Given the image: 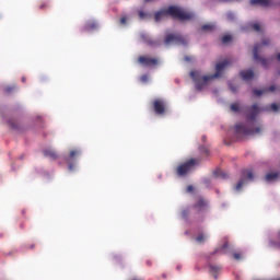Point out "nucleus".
I'll list each match as a JSON object with an SVG mask.
<instances>
[{
    "label": "nucleus",
    "instance_id": "1",
    "mask_svg": "<svg viewBox=\"0 0 280 280\" xmlns=\"http://www.w3.org/2000/svg\"><path fill=\"white\" fill-rule=\"evenodd\" d=\"M229 65H231V61L229 60H224L222 62L217 63L215 66L217 72L212 75H202L198 70L191 71L190 78L195 82V86L197 91H202V89H205V86H207V84H209L211 80H215V78H220V75H222V71H224V69H226Z\"/></svg>",
    "mask_w": 280,
    "mask_h": 280
},
{
    "label": "nucleus",
    "instance_id": "2",
    "mask_svg": "<svg viewBox=\"0 0 280 280\" xmlns=\"http://www.w3.org/2000/svg\"><path fill=\"white\" fill-rule=\"evenodd\" d=\"M167 16H172V19H178V21H191V19H194V13L187 12L179 7L171 5L167 9L155 12L154 14L156 23Z\"/></svg>",
    "mask_w": 280,
    "mask_h": 280
},
{
    "label": "nucleus",
    "instance_id": "3",
    "mask_svg": "<svg viewBox=\"0 0 280 280\" xmlns=\"http://www.w3.org/2000/svg\"><path fill=\"white\" fill-rule=\"evenodd\" d=\"M196 165H198V161L196 159H190L179 164L176 168L177 176H187V174H189V172H191Z\"/></svg>",
    "mask_w": 280,
    "mask_h": 280
},
{
    "label": "nucleus",
    "instance_id": "4",
    "mask_svg": "<svg viewBox=\"0 0 280 280\" xmlns=\"http://www.w3.org/2000/svg\"><path fill=\"white\" fill-rule=\"evenodd\" d=\"M266 45H270V39H268V38L262 39V43L261 44H256L254 46V50H253L254 60H256V62H260L262 65V67H268V65L270 63V60L261 58L259 56V51H261L262 47L266 46Z\"/></svg>",
    "mask_w": 280,
    "mask_h": 280
},
{
    "label": "nucleus",
    "instance_id": "5",
    "mask_svg": "<svg viewBox=\"0 0 280 280\" xmlns=\"http://www.w3.org/2000/svg\"><path fill=\"white\" fill-rule=\"evenodd\" d=\"M155 115H165L167 113V103L163 98H155L152 102Z\"/></svg>",
    "mask_w": 280,
    "mask_h": 280
},
{
    "label": "nucleus",
    "instance_id": "6",
    "mask_svg": "<svg viewBox=\"0 0 280 280\" xmlns=\"http://www.w3.org/2000/svg\"><path fill=\"white\" fill-rule=\"evenodd\" d=\"M165 45H187V38L183 37L180 34H167L164 39Z\"/></svg>",
    "mask_w": 280,
    "mask_h": 280
},
{
    "label": "nucleus",
    "instance_id": "7",
    "mask_svg": "<svg viewBox=\"0 0 280 280\" xmlns=\"http://www.w3.org/2000/svg\"><path fill=\"white\" fill-rule=\"evenodd\" d=\"M139 65H142V67H149V68H154L158 67L159 65V59L158 58H152L149 56H140L138 58Z\"/></svg>",
    "mask_w": 280,
    "mask_h": 280
},
{
    "label": "nucleus",
    "instance_id": "8",
    "mask_svg": "<svg viewBox=\"0 0 280 280\" xmlns=\"http://www.w3.org/2000/svg\"><path fill=\"white\" fill-rule=\"evenodd\" d=\"M235 130L237 135H259V132H261V127H256L255 129H248L244 125H236Z\"/></svg>",
    "mask_w": 280,
    "mask_h": 280
},
{
    "label": "nucleus",
    "instance_id": "9",
    "mask_svg": "<svg viewBox=\"0 0 280 280\" xmlns=\"http://www.w3.org/2000/svg\"><path fill=\"white\" fill-rule=\"evenodd\" d=\"M259 113H261V108L257 104H254L252 107H247L246 117L249 121H255Z\"/></svg>",
    "mask_w": 280,
    "mask_h": 280
},
{
    "label": "nucleus",
    "instance_id": "10",
    "mask_svg": "<svg viewBox=\"0 0 280 280\" xmlns=\"http://www.w3.org/2000/svg\"><path fill=\"white\" fill-rule=\"evenodd\" d=\"M253 178H255V176L253 175V171H244L243 177L236 184V187H235L236 191H240V189H242V187H244L246 180H253Z\"/></svg>",
    "mask_w": 280,
    "mask_h": 280
},
{
    "label": "nucleus",
    "instance_id": "11",
    "mask_svg": "<svg viewBox=\"0 0 280 280\" xmlns=\"http://www.w3.org/2000/svg\"><path fill=\"white\" fill-rule=\"evenodd\" d=\"M80 156V151L79 150H72L70 151V154L68 158H66L67 163L69 164V170L72 172L74 170L75 165L71 163L72 161H75Z\"/></svg>",
    "mask_w": 280,
    "mask_h": 280
},
{
    "label": "nucleus",
    "instance_id": "12",
    "mask_svg": "<svg viewBox=\"0 0 280 280\" xmlns=\"http://www.w3.org/2000/svg\"><path fill=\"white\" fill-rule=\"evenodd\" d=\"M277 91V88L275 85H270L269 88H265L262 90H253V94L255 97H261V95H266V93H275Z\"/></svg>",
    "mask_w": 280,
    "mask_h": 280
},
{
    "label": "nucleus",
    "instance_id": "13",
    "mask_svg": "<svg viewBox=\"0 0 280 280\" xmlns=\"http://www.w3.org/2000/svg\"><path fill=\"white\" fill-rule=\"evenodd\" d=\"M207 206V201L202 197H199L194 205V209H196L198 213H201V211H203Z\"/></svg>",
    "mask_w": 280,
    "mask_h": 280
},
{
    "label": "nucleus",
    "instance_id": "14",
    "mask_svg": "<svg viewBox=\"0 0 280 280\" xmlns=\"http://www.w3.org/2000/svg\"><path fill=\"white\" fill-rule=\"evenodd\" d=\"M43 154L46 156V159H50L51 161H56V159H58V153H56L54 149H45Z\"/></svg>",
    "mask_w": 280,
    "mask_h": 280
},
{
    "label": "nucleus",
    "instance_id": "15",
    "mask_svg": "<svg viewBox=\"0 0 280 280\" xmlns=\"http://www.w3.org/2000/svg\"><path fill=\"white\" fill-rule=\"evenodd\" d=\"M240 75L243 80H253L255 72H253V70H244L240 72Z\"/></svg>",
    "mask_w": 280,
    "mask_h": 280
},
{
    "label": "nucleus",
    "instance_id": "16",
    "mask_svg": "<svg viewBox=\"0 0 280 280\" xmlns=\"http://www.w3.org/2000/svg\"><path fill=\"white\" fill-rule=\"evenodd\" d=\"M250 5H261V8H268L270 0H250Z\"/></svg>",
    "mask_w": 280,
    "mask_h": 280
},
{
    "label": "nucleus",
    "instance_id": "17",
    "mask_svg": "<svg viewBox=\"0 0 280 280\" xmlns=\"http://www.w3.org/2000/svg\"><path fill=\"white\" fill-rule=\"evenodd\" d=\"M213 176H214V178H228L229 177V175H226V173L222 170H215L213 172Z\"/></svg>",
    "mask_w": 280,
    "mask_h": 280
},
{
    "label": "nucleus",
    "instance_id": "18",
    "mask_svg": "<svg viewBox=\"0 0 280 280\" xmlns=\"http://www.w3.org/2000/svg\"><path fill=\"white\" fill-rule=\"evenodd\" d=\"M92 30H97V23H95V22H88L84 25V31L85 32H91Z\"/></svg>",
    "mask_w": 280,
    "mask_h": 280
},
{
    "label": "nucleus",
    "instance_id": "19",
    "mask_svg": "<svg viewBox=\"0 0 280 280\" xmlns=\"http://www.w3.org/2000/svg\"><path fill=\"white\" fill-rule=\"evenodd\" d=\"M279 178V173H269L266 175L267 183H270L272 180H277Z\"/></svg>",
    "mask_w": 280,
    "mask_h": 280
},
{
    "label": "nucleus",
    "instance_id": "20",
    "mask_svg": "<svg viewBox=\"0 0 280 280\" xmlns=\"http://www.w3.org/2000/svg\"><path fill=\"white\" fill-rule=\"evenodd\" d=\"M215 30L214 24H205L201 26V32H213Z\"/></svg>",
    "mask_w": 280,
    "mask_h": 280
},
{
    "label": "nucleus",
    "instance_id": "21",
    "mask_svg": "<svg viewBox=\"0 0 280 280\" xmlns=\"http://www.w3.org/2000/svg\"><path fill=\"white\" fill-rule=\"evenodd\" d=\"M210 272L213 275L214 279H218V272H220V267L210 266Z\"/></svg>",
    "mask_w": 280,
    "mask_h": 280
},
{
    "label": "nucleus",
    "instance_id": "22",
    "mask_svg": "<svg viewBox=\"0 0 280 280\" xmlns=\"http://www.w3.org/2000/svg\"><path fill=\"white\" fill-rule=\"evenodd\" d=\"M205 240H207V236L202 233H200L197 237H196V242H198V244H203Z\"/></svg>",
    "mask_w": 280,
    "mask_h": 280
},
{
    "label": "nucleus",
    "instance_id": "23",
    "mask_svg": "<svg viewBox=\"0 0 280 280\" xmlns=\"http://www.w3.org/2000/svg\"><path fill=\"white\" fill-rule=\"evenodd\" d=\"M231 40H233V37H231V35H224V36L222 37V43H223L224 45H226V43H231Z\"/></svg>",
    "mask_w": 280,
    "mask_h": 280
},
{
    "label": "nucleus",
    "instance_id": "24",
    "mask_svg": "<svg viewBox=\"0 0 280 280\" xmlns=\"http://www.w3.org/2000/svg\"><path fill=\"white\" fill-rule=\"evenodd\" d=\"M231 110H232L233 113H240V104L233 103V104L231 105Z\"/></svg>",
    "mask_w": 280,
    "mask_h": 280
},
{
    "label": "nucleus",
    "instance_id": "25",
    "mask_svg": "<svg viewBox=\"0 0 280 280\" xmlns=\"http://www.w3.org/2000/svg\"><path fill=\"white\" fill-rule=\"evenodd\" d=\"M252 28L254 32H261V25L258 23L252 24Z\"/></svg>",
    "mask_w": 280,
    "mask_h": 280
},
{
    "label": "nucleus",
    "instance_id": "26",
    "mask_svg": "<svg viewBox=\"0 0 280 280\" xmlns=\"http://www.w3.org/2000/svg\"><path fill=\"white\" fill-rule=\"evenodd\" d=\"M148 80H150V77L148 74H142L140 77V82H142L143 84H145V82H148Z\"/></svg>",
    "mask_w": 280,
    "mask_h": 280
},
{
    "label": "nucleus",
    "instance_id": "27",
    "mask_svg": "<svg viewBox=\"0 0 280 280\" xmlns=\"http://www.w3.org/2000/svg\"><path fill=\"white\" fill-rule=\"evenodd\" d=\"M14 89H16V86H14V85L7 86V88L4 89V93L10 94V93H12V91H14Z\"/></svg>",
    "mask_w": 280,
    "mask_h": 280
},
{
    "label": "nucleus",
    "instance_id": "28",
    "mask_svg": "<svg viewBox=\"0 0 280 280\" xmlns=\"http://www.w3.org/2000/svg\"><path fill=\"white\" fill-rule=\"evenodd\" d=\"M229 89H230V91H232V93H237V86L234 85L233 83L229 84Z\"/></svg>",
    "mask_w": 280,
    "mask_h": 280
},
{
    "label": "nucleus",
    "instance_id": "29",
    "mask_svg": "<svg viewBox=\"0 0 280 280\" xmlns=\"http://www.w3.org/2000/svg\"><path fill=\"white\" fill-rule=\"evenodd\" d=\"M46 8H49V3L42 2L40 5H39V10H46Z\"/></svg>",
    "mask_w": 280,
    "mask_h": 280
},
{
    "label": "nucleus",
    "instance_id": "30",
    "mask_svg": "<svg viewBox=\"0 0 280 280\" xmlns=\"http://www.w3.org/2000/svg\"><path fill=\"white\" fill-rule=\"evenodd\" d=\"M271 110H273V113H277L279 110V105H277V103H272Z\"/></svg>",
    "mask_w": 280,
    "mask_h": 280
},
{
    "label": "nucleus",
    "instance_id": "31",
    "mask_svg": "<svg viewBox=\"0 0 280 280\" xmlns=\"http://www.w3.org/2000/svg\"><path fill=\"white\" fill-rule=\"evenodd\" d=\"M233 257H234V259H236L237 261H240V259H242V254H240V253H234Z\"/></svg>",
    "mask_w": 280,
    "mask_h": 280
},
{
    "label": "nucleus",
    "instance_id": "32",
    "mask_svg": "<svg viewBox=\"0 0 280 280\" xmlns=\"http://www.w3.org/2000/svg\"><path fill=\"white\" fill-rule=\"evenodd\" d=\"M199 150L200 152H205L206 154H209V149H207L206 147H200Z\"/></svg>",
    "mask_w": 280,
    "mask_h": 280
},
{
    "label": "nucleus",
    "instance_id": "33",
    "mask_svg": "<svg viewBox=\"0 0 280 280\" xmlns=\"http://www.w3.org/2000/svg\"><path fill=\"white\" fill-rule=\"evenodd\" d=\"M182 215L183 218H187L189 215V210H183Z\"/></svg>",
    "mask_w": 280,
    "mask_h": 280
},
{
    "label": "nucleus",
    "instance_id": "34",
    "mask_svg": "<svg viewBox=\"0 0 280 280\" xmlns=\"http://www.w3.org/2000/svg\"><path fill=\"white\" fill-rule=\"evenodd\" d=\"M229 21H233L235 19V15L233 13H228Z\"/></svg>",
    "mask_w": 280,
    "mask_h": 280
},
{
    "label": "nucleus",
    "instance_id": "35",
    "mask_svg": "<svg viewBox=\"0 0 280 280\" xmlns=\"http://www.w3.org/2000/svg\"><path fill=\"white\" fill-rule=\"evenodd\" d=\"M141 38H143V40L145 42V43H148L149 45H152V42H150V40H148V38L145 37V35H141Z\"/></svg>",
    "mask_w": 280,
    "mask_h": 280
},
{
    "label": "nucleus",
    "instance_id": "36",
    "mask_svg": "<svg viewBox=\"0 0 280 280\" xmlns=\"http://www.w3.org/2000/svg\"><path fill=\"white\" fill-rule=\"evenodd\" d=\"M139 16H140L141 19H145V12L139 11Z\"/></svg>",
    "mask_w": 280,
    "mask_h": 280
},
{
    "label": "nucleus",
    "instance_id": "37",
    "mask_svg": "<svg viewBox=\"0 0 280 280\" xmlns=\"http://www.w3.org/2000/svg\"><path fill=\"white\" fill-rule=\"evenodd\" d=\"M126 21H127V20H126V18H125V16H124V18H121V19H120V24H121V25H126Z\"/></svg>",
    "mask_w": 280,
    "mask_h": 280
},
{
    "label": "nucleus",
    "instance_id": "38",
    "mask_svg": "<svg viewBox=\"0 0 280 280\" xmlns=\"http://www.w3.org/2000/svg\"><path fill=\"white\" fill-rule=\"evenodd\" d=\"M187 191H188V194H191V191H194V186H188Z\"/></svg>",
    "mask_w": 280,
    "mask_h": 280
},
{
    "label": "nucleus",
    "instance_id": "39",
    "mask_svg": "<svg viewBox=\"0 0 280 280\" xmlns=\"http://www.w3.org/2000/svg\"><path fill=\"white\" fill-rule=\"evenodd\" d=\"M226 248H229V243H224L222 246V250H226Z\"/></svg>",
    "mask_w": 280,
    "mask_h": 280
},
{
    "label": "nucleus",
    "instance_id": "40",
    "mask_svg": "<svg viewBox=\"0 0 280 280\" xmlns=\"http://www.w3.org/2000/svg\"><path fill=\"white\" fill-rule=\"evenodd\" d=\"M186 62H190L191 61V57H185Z\"/></svg>",
    "mask_w": 280,
    "mask_h": 280
},
{
    "label": "nucleus",
    "instance_id": "41",
    "mask_svg": "<svg viewBox=\"0 0 280 280\" xmlns=\"http://www.w3.org/2000/svg\"><path fill=\"white\" fill-rule=\"evenodd\" d=\"M277 240L280 242V231L277 233Z\"/></svg>",
    "mask_w": 280,
    "mask_h": 280
},
{
    "label": "nucleus",
    "instance_id": "42",
    "mask_svg": "<svg viewBox=\"0 0 280 280\" xmlns=\"http://www.w3.org/2000/svg\"><path fill=\"white\" fill-rule=\"evenodd\" d=\"M202 141L203 142L207 141V137L206 136L202 137Z\"/></svg>",
    "mask_w": 280,
    "mask_h": 280
},
{
    "label": "nucleus",
    "instance_id": "43",
    "mask_svg": "<svg viewBox=\"0 0 280 280\" xmlns=\"http://www.w3.org/2000/svg\"><path fill=\"white\" fill-rule=\"evenodd\" d=\"M277 60H279V61H280V54H278V55H277Z\"/></svg>",
    "mask_w": 280,
    "mask_h": 280
},
{
    "label": "nucleus",
    "instance_id": "44",
    "mask_svg": "<svg viewBox=\"0 0 280 280\" xmlns=\"http://www.w3.org/2000/svg\"><path fill=\"white\" fill-rule=\"evenodd\" d=\"M11 126H12V128H16V127L14 126V124H11Z\"/></svg>",
    "mask_w": 280,
    "mask_h": 280
},
{
    "label": "nucleus",
    "instance_id": "45",
    "mask_svg": "<svg viewBox=\"0 0 280 280\" xmlns=\"http://www.w3.org/2000/svg\"><path fill=\"white\" fill-rule=\"evenodd\" d=\"M278 248H280V243H277Z\"/></svg>",
    "mask_w": 280,
    "mask_h": 280
},
{
    "label": "nucleus",
    "instance_id": "46",
    "mask_svg": "<svg viewBox=\"0 0 280 280\" xmlns=\"http://www.w3.org/2000/svg\"><path fill=\"white\" fill-rule=\"evenodd\" d=\"M22 82H25V78H22Z\"/></svg>",
    "mask_w": 280,
    "mask_h": 280
},
{
    "label": "nucleus",
    "instance_id": "47",
    "mask_svg": "<svg viewBox=\"0 0 280 280\" xmlns=\"http://www.w3.org/2000/svg\"><path fill=\"white\" fill-rule=\"evenodd\" d=\"M145 2H148V1H151V0H144Z\"/></svg>",
    "mask_w": 280,
    "mask_h": 280
},
{
    "label": "nucleus",
    "instance_id": "48",
    "mask_svg": "<svg viewBox=\"0 0 280 280\" xmlns=\"http://www.w3.org/2000/svg\"><path fill=\"white\" fill-rule=\"evenodd\" d=\"M31 248H34V245H32Z\"/></svg>",
    "mask_w": 280,
    "mask_h": 280
}]
</instances>
